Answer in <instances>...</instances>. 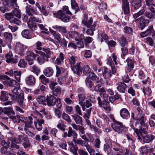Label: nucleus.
I'll list each match as a JSON object with an SVG mask.
<instances>
[{
	"label": "nucleus",
	"mask_w": 155,
	"mask_h": 155,
	"mask_svg": "<svg viewBox=\"0 0 155 155\" xmlns=\"http://www.w3.org/2000/svg\"><path fill=\"white\" fill-rule=\"evenodd\" d=\"M135 132L137 134L138 138L139 140L142 139L143 141L145 143H149L152 142L155 138V136L152 134H143L142 133H138L137 129H135Z\"/></svg>",
	"instance_id": "f257e3e1"
},
{
	"label": "nucleus",
	"mask_w": 155,
	"mask_h": 155,
	"mask_svg": "<svg viewBox=\"0 0 155 155\" xmlns=\"http://www.w3.org/2000/svg\"><path fill=\"white\" fill-rule=\"evenodd\" d=\"M72 136L73 139V141L75 143L78 144V142L79 141V139L76 140L78 136V134L74 130H73L71 127H69V130L68 133L67 132H64L63 133V137L64 138H66L67 137H70Z\"/></svg>",
	"instance_id": "f03ea898"
},
{
	"label": "nucleus",
	"mask_w": 155,
	"mask_h": 155,
	"mask_svg": "<svg viewBox=\"0 0 155 155\" xmlns=\"http://www.w3.org/2000/svg\"><path fill=\"white\" fill-rule=\"evenodd\" d=\"M112 59L113 61L112 60V59L111 58H108L107 61V64L110 65L112 69V73L114 74L116 72L117 68L114 65V63L116 65H117V63L116 60L117 58V56L115 55V53H113L112 54Z\"/></svg>",
	"instance_id": "7ed1b4c3"
},
{
	"label": "nucleus",
	"mask_w": 155,
	"mask_h": 155,
	"mask_svg": "<svg viewBox=\"0 0 155 155\" xmlns=\"http://www.w3.org/2000/svg\"><path fill=\"white\" fill-rule=\"evenodd\" d=\"M114 124H112L111 127L115 131L118 133H124L126 131V129L121 122H119L114 119Z\"/></svg>",
	"instance_id": "20e7f679"
},
{
	"label": "nucleus",
	"mask_w": 155,
	"mask_h": 155,
	"mask_svg": "<svg viewBox=\"0 0 155 155\" xmlns=\"http://www.w3.org/2000/svg\"><path fill=\"white\" fill-rule=\"evenodd\" d=\"M1 94L0 97V100L3 102V104L6 106L11 105L12 104L11 101H9L8 96H12V94H8L7 92L4 91H2L1 92Z\"/></svg>",
	"instance_id": "39448f33"
},
{
	"label": "nucleus",
	"mask_w": 155,
	"mask_h": 155,
	"mask_svg": "<svg viewBox=\"0 0 155 155\" xmlns=\"http://www.w3.org/2000/svg\"><path fill=\"white\" fill-rule=\"evenodd\" d=\"M53 15L54 17L60 19L64 22H67L69 21L70 19V17L63 13L61 10L58 11Z\"/></svg>",
	"instance_id": "423d86ee"
},
{
	"label": "nucleus",
	"mask_w": 155,
	"mask_h": 155,
	"mask_svg": "<svg viewBox=\"0 0 155 155\" xmlns=\"http://www.w3.org/2000/svg\"><path fill=\"white\" fill-rule=\"evenodd\" d=\"M15 47L17 52L21 56L24 55V52L26 49L28 48L27 46L23 45L19 42L16 43Z\"/></svg>",
	"instance_id": "0eeeda50"
},
{
	"label": "nucleus",
	"mask_w": 155,
	"mask_h": 155,
	"mask_svg": "<svg viewBox=\"0 0 155 155\" xmlns=\"http://www.w3.org/2000/svg\"><path fill=\"white\" fill-rule=\"evenodd\" d=\"M6 18L10 21L12 23H14L17 25L21 24V21L18 19L14 17V15L12 13H7L5 14Z\"/></svg>",
	"instance_id": "6e6552de"
},
{
	"label": "nucleus",
	"mask_w": 155,
	"mask_h": 155,
	"mask_svg": "<svg viewBox=\"0 0 155 155\" xmlns=\"http://www.w3.org/2000/svg\"><path fill=\"white\" fill-rule=\"evenodd\" d=\"M27 56L26 57V60L28 61V64L30 65H31L34 64V60L35 57L38 55H36L34 54L32 51H28L26 53Z\"/></svg>",
	"instance_id": "1a4fd4ad"
},
{
	"label": "nucleus",
	"mask_w": 155,
	"mask_h": 155,
	"mask_svg": "<svg viewBox=\"0 0 155 155\" xmlns=\"http://www.w3.org/2000/svg\"><path fill=\"white\" fill-rule=\"evenodd\" d=\"M39 19L34 16H31L28 22V27L30 29L35 28L36 27V23L35 22H39Z\"/></svg>",
	"instance_id": "9d476101"
},
{
	"label": "nucleus",
	"mask_w": 155,
	"mask_h": 155,
	"mask_svg": "<svg viewBox=\"0 0 155 155\" xmlns=\"http://www.w3.org/2000/svg\"><path fill=\"white\" fill-rule=\"evenodd\" d=\"M52 28L57 31H58L64 35L67 34L68 31L67 30V27L65 26L55 25L52 26Z\"/></svg>",
	"instance_id": "9b49d317"
},
{
	"label": "nucleus",
	"mask_w": 155,
	"mask_h": 155,
	"mask_svg": "<svg viewBox=\"0 0 155 155\" xmlns=\"http://www.w3.org/2000/svg\"><path fill=\"white\" fill-rule=\"evenodd\" d=\"M72 70L75 73L78 74H80V73H82V72H84L83 69L82 67H81L80 65V63H77V64L72 66H71Z\"/></svg>",
	"instance_id": "f8f14e48"
},
{
	"label": "nucleus",
	"mask_w": 155,
	"mask_h": 155,
	"mask_svg": "<svg viewBox=\"0 0 155 155\" xmlns=\"http://www.w3.org/2000/svg\"><path fill=\"white\" fill-rule=\"evenodd\" d=\"M5 57L6 61L8 63L11 62L16 63L18 61L17 59L14 58L11 52H9L8 54H6Z\"/></svg>",
	"instance_id": "ddd939ff"
},
{
	"label": "nucleus",
	"mask_w": 155,
	"mask_h": 155,
	"mask_svg": "<svg viewBox=\"0 0 155 155\" xmlns=\"http://www.w3.org/2000/svg\"><path fill=\"white\" fill-rule=\"evenodd\" d=\"M27 6H26V12L29 16H32L34 14H37V12L35 11L33 7L31 5L27 4Z\"/></svg>",
	"instance_id": "4468645a"
},
{
	"label": "nucleus",
	"mask_w": 155,
	"mask_h": 155,
	"mask_svg": "<svg viewBox=\"0 0 155 155\" xmlns=\"http://www.w3.org/2000/svg\"><path fill=\"white\" fill-rule=\"evenodd\" d=\"M140 27L141 30H143L144 28L147 26L150 23V21L148 19H143V16L140 17Z\"/></svg>",
	"instance_id": "2eb2a0df"
},
{
	"label": "nucleus",
	"mask_w": 155,
	"mask_h": 155,
	"mask_svg": "<svg viewBox=\"0 0 155 155\" xmlns=\"http://www.w3.org/2000/svg\"><path fill=\"white\" fill-rule=\"evenodd\" d=\"M56 99L54 96L49 94L47 95L46 100L47 104L49 106L54 105L55 104Z\"/></svg>",
	"instance_id": "dca6fc26"
},
{
	"label": "nucleus",
	"mask_w": 155,
	"mask_h": 155,
	"mask_svg": "<svg viewBox=\"0 0 155 155\" xmlns=\"http://www.w3.org/2000/svg\"><path fill=\"white\" fill-rule=\"evenodd\" d=\"M132 5V10H135L138 9L141 5L140 0H129Z\"/></svg>",
	"instance_id": "f3484780"
},
{
	"label": "nucleus",
	"mask_w": 155,
	"mask_h": 155,
	"mask_svg": "<svg viewBox=\"0 0 155 155\" xmlns=\"http://www.w3.org/2000/svg\"><path fill=\"white\" fill-rule=\"evenodd\" d=\"M120 116L123 119H127L130 117V113L128 110L125 108L121 109L120 112Z\"/></svg>",
	"instance_id": "a211bd4d"
},
{
	"label": "nucleus",
	"mask_w": 155,
	"mask_h": 155,
	"mask_svg": "<svg viewBox=\"0 0 155 155\" xmlns=\"http://www.w3.org/2000/svg\"><path fill=\"white\" fill-rule=\"evenodd\" d=\"M71 33V37L74 38L77 41H81L84 38V37L82 34H79L76 31H72Z\"/></svg>",
	"instance_id": "6ab92c4d"
},
{
	"label": "nucleus",
	"mask_w": 155,
	"mask_h": 155,
	"mask_svg": "<svg viewBox=\"0 0 155 155\" xmlns=\"http://www.w3.org/2000/svg\"><path fill=\"white\" fill-rule=\"evenodd\" d=\"M0 111L8 115H9L11 114L14 115L15 114V113L13 109L9 107H0Z\"/></svg>",
	"instance_id": "aec40b11"
},
{
	"label": "nucleus",
	"mask_w": 155,
	"mask_h": 155,
	"mask_svg": "<svg viewBox=\"0 0 155 155\" xmlns=\"http://www.w3.org/2000/svg\"><path fill=\"white\" fill-rule=\"evenodd\" d=\"M122 8L124 13L128 14L130 12V9L129 6V2L127 0H122Z\"/></svg>",
	"instance_id": "412c9836"
},
{
	"label": "nucleus",
	"mask_w": 155,
	"mask_h": 155,
	"mask_svg": "<svg viewBox=\"0 0 155 155\" xmlns=\"http://www.w3.org/2000/svg\"><path fill=\"white\" fill-rule=\"evenodd\" d=\"M103 75L104 78L106 79H108L112 76L111 70L106 67L103 68Z\"/></svg>",
	"instance_id": "4be33fe9"
},
{
	"label": "nucleus",
	"mask_w": 155,
	"mask_h": 155,
	"mask_svg": "<svg viewBox=\"0 0 155 155\" xmlns=\"http://www.w3.org/2000/svg\"><path fill=\"white\" fill-rule=\"evenodd\" d=\"M93 20L92 18H91L89 20H88L87 15H84V18L82 21V23L85 26H86L88 28H89Z\"/></svg>",
	"instance_id": "5701e85b"
},
{
	"label": "nucleus",
	"mask_w": 155,
	"mask_h": 155,
	"mask_svg": "<svg viewBox=\"0 0 155 155\" xmlns=\"http://www.w3.org/2000/svg\"><path fill=\"white\" fill-rule=\"evenodd\" d=\"M3 83L6 86L9 87H15L18 84L16 81L12 79L7 81H4Z\"/></svg>",
	"instance_id": "b1692460"
},
{
	"label": "nucleus",
	"mask_w": 155,
	"mask_h": 155,
	"mask_svg": "<svg viewBox=\"0 0 155 155\" xmlns=\"http://www.w3.org/2000/svg\"><path fill=\"white\" fill-rule=\"evenodd\" d=\"M68 143L70 146V151L72 152L74 155H78L77 152L78 149L77 146V145H74L72 142L71 143L69 142H68Z\"/></svg>",
	"instance_id": "393cba45"
},
{
	"label": "nucleus",
	"mask_w": 155,
	"mask_h": 155,
	"mask_svg": "<svg viewBox=\"0 0 155 155\" xmlns=\"http://www.w3.org/2000/svg\"><path fill=\"white\" fill-rule=\"evenodd\" d=\"M44 121L43 119L38 120L36 121H34L35 127L38 131H41L42 129V124H44Z\"/></svg>",
	"instance_id": "a878e982"
},
{
	"label": "nucleus",
	"mask_w": 155,
	"mask_h": 155,
	"mask_svg": "<svg viewBox=\"0 0 155 155\" xmlns=\"http://www.w3.org/2000/svg\"><path fill=\"white\" fill-rule=\"evenodd\" d=\"M126 87V84L124 82H122L118 84V86L117 89L120 92L124 93Z\"/></svg>",
	"instance_id": "bb28decb"
},
{
	"label": "nucleus",
	"mask_w": 155,
	"mask_h": 155,
	"mask_svg": "<svg viewBox=\"0 0 155 155\" xmlns=\"http://www.w3.org/2000/svg\"><path fill=\"white\" fill-rule=\"evenodd\" d=\"M127 62V71L130 72L134 68V61L130 59H127L126 60Z\"/></svg>",
	"instance_id": "cd10ccee"
},
{
	"label": "nucleus",
	"mask_w": 155,
	"mask_h": 155,
	"mask_svg": "<svg viewBox=\"0 0 155 155\" xmlns=\"http://www.w3.org/2000/svg\"><path fill=\"white\" fill-rule=\"evenodd\" d=\"M71 117L77 124H82V118L77 114H74L71 115Z\"/></svg>",
	"instance_id": "c85d7f7f"
},
{
	"label": "nucleus",
	"mask_w": 155,
	"mask_h": 155,
	"mask_svg": "<svg viewBox=\"0 0 155 155\" xmlns=\"http://www.w3.org/2000/svg\"><path fill=\"white\" fill-rule=\"evenodd\" d=\"M153 31V26L150 25L149 26L148 28L146 31L142 32L140 34V36L142 38H144L152 33Z\"/></svg>",
	"instance_id": "c756f323"
},
{
	"label": "nucleus",
	"mask_w": 155,
	"mask_h": 155,
	"mask_svg": "<svg viewBox=\"0 0 155 155\" xmlns=\"http://www.w3.org/2000/svg\"><path fill=\"white\" fill-rule=\"evenodd\" d=\"M54 73V71L52 68L50 67L46 68L44 71V73L47 77H50L52 76Z\"/></svg>",
	"instance_id": "7c9ffc66"
},
{
	"label": "nucleus",
	"mask_w": 155,
	"mask_h": 155,
	"mask_svg": "<svg viewBox=\"0 0 155 155\" xmlns=\"http://www.w3.org/2000/svg\"><path fill=\"white\" fill-rule=\"evenodd\" d=\"M49 30L51 33L53 35L54 38L57 40L59 42H60L61 40L60 34L58 33H57L56 31L50 28H49Z\"/></svg>",
	"instance_id": "2f4dec72"
},
{
	"label": "nucleus",
	"mask_w": 155,
	"mask_h": 155,
	"mask_svg": "<svg viewBox=\"0 0 155 155\" xmlns=\"http://www.w3.org/2000/svg\"><path fill=\"white\" fill-rule=\"evenodd\" d=\"M28 120L27 122L25 123V124L24 128L25 131L26 130H28V128H32V127L31 125L33 123V119L32 117H30V116H28Z\"/></svg>",
	"instance_id": "473e14b6"
},
{
	"label": "nucleus",
	"mask_w": 155,
	"mask_h": 155,
	"mask_svg": "<svg viewBox=\"0 0 155 155\" xmlns=\"http://www.w3.org/2000/svg\"><path fill=\"white\" fill-rule=\"evenodd\" d=\"M99 105L103 108L104 109L108 112H109L111 110L109 103L106 102L105 101H103Z\"/></svg>",
	"instance_id": "72a5a7b5"
},
{
	"label": "nucleus",
	"mask_w": 155,
	"mask_h": 155,
	"mask_svg": "<svg viewBox=\"0 0 155 155\" xmlns=\"http://www.w3.org/2000/svg\"><path fill=\"white\" fill-rule=\"evenodd\" d=\"M25 81L27 84L32 85L35 84V79L33 75H30L26 78Z\"/></svg>",
	"instance_id": "f704fd0d"
},
{
	"label": "nucleus",
	"mask_w": 155,
	"mask_h": 155,
	"mask_svg": "<svg viewBox=\"0 0 155 155\" xmlns=\"http://www.w3.org/2000/svg\"><path fill=\"white\" fill-rule=\"evenodd\" d=\"M79 98V104L81 106H84L87 100L85 98L84 95L83 94H80L78 95Z\"/></svg>",
	"instance_id": "c9c22d12"
},
{
	"label": "nucleus",
	"mask_w": 155,
	"mask_h": 155,
	"mask_svg": "<svg viewBox=\"0 0 155 155\" xmlns=\"http://www.w3.org/2000/svg\"><path fill=\"white\" fill-rule=\"evenodd\" d=\"M56 76L58 77L60 75L64 74L66 72H65V70L64 68L61 67H59L57 65L56 66Z\"/></svg>",
	"instance_id": "e433bc0d"
},
{
	"label": "nucleus",
	"mask_w": 155,
	"mask_h": 155,
	"mask_svg": "<svg viewBox=\"0 0 155 155\" xmlns=\"http://www.w3.org/2000/svg\"><path fill=\"white\" fill-rule=\"evenodd\" d=\"M142 127L139 129H136L138 130V133L143 134H147L148 130V126L147 124H145L143 125H141Z\"/></svg>",
	"instance_id": "4c0bfd02"
},
{
	"label": "nucleus",
	"mask_w": 155,
	"mask_h": 155,
	"mask_svg": "<svg viewBox=\"0 0 155 155\" xmlns=\"http://www.w3.org/2000/svg\"><path fill=\"white\" fill-rule=\"evenodd\" d=\"M71 66L74 64L76 60V56L73 54H70L68 57Z\"/></svg>",
	"instance_id": "58836bf2"
},
{
	"label": "nucleus",
	"mask_w": 155,
	"mask_h": 155,
	"mask_svg": "<svg viewBox=\"0 0 155 155\" xmlns=\"http://www.w3.org/2000/svg\"><path fill=\"white\" fill-rule=\"evenodd\" d=\"M30 116L32 117L33 119V118L36 119L37 120H40V119L42 118L43 117L42 114L36 111H35L33 114H31Z\"/></svg>",
	"instance_id": "ea45409f"
},
{
	"label": "nucleus",
	"mask_w": 155,
	"mask_h": 155,
	"mask_svg": "<svg viewBox=\"0 0 155 155\" xmlns=\"http://www.w3.org/2000/svg\"><path fill=\"white\" fill-rule=\"evenodd\" d=\"M135 120L138 121L141 125H143L146 124L145 122L146 121V119L143 115L138 117H136Z\"/></svg>",
	"instance_id": "a19ab883"
},
{
	"label": "nucleus",
	"mask_w": 155,
	"mask_h": 155,
	"mask_svg": "<svg viewBox=\"0 0 155 155\" xmlns=\"http://www.w3.org/2000/svg\"><path fill=\"white\" fill-rule=\"evenodd\" d=\"M41 55L38 57L37 59L38 63L40 64H43L47 59L46 56L44 53L42 54Z\"/></svg>",
	"instance_id": "79ce46f5"
},
{
	"label": "nucleus",
	"mask_w": 155,
	"mask_h": 155,
	"mask_svg": "<svg viewBox=\"0 0 155 155\" xmlns=\"http://www.w3.org/2000/svg\"><path fill=\"white\" fill-rule=\"evenodd\" d=\"M22 36L27 39H30L32 38L31 32L27 30H24L21 32Z\"/></svg>",
	"instance_id": "37998d69"
},
{
	"label": "nucleus",
	"mask_w": 155,
	"mask_h": 155,
	"mask_svg": "<svg viewBox=\"0 0 155 155\" xmlns=\"http://www.w3.org/2000/svg\"><path fill=\"white\" fill-rule=\"evenodd\" d=\"M37 102L40 104L46 105L45 99L44 96H38L36 98Z\"/></svg>",
	"instance_id": "c03bdc74"
},
{
	"label": "nucleus",
	"mask_w": 155,
	"mask_h": 155,
	"mask_svg": "<svg viewBox=\"0 0 155 155\" xmlns=\"http://www.w3.org/2000/svg\"><path fill=\"white\" fill-rule=\"evenodd\" d=\"M12 92L14 94L18 96L23 93V91L19 87L15 86L14 87L13 90H12Z\"/></svg>",
	"instance_id": "a18cd8bd"
},
{
	"label": "nucleus",
	"mask_w": 155,
	"mask_h": 155,
	"mask_svg": "<svg viewBox=\"0 0 155 155\" xmlns=\"http://www.w3.org/2000/svg\"><path fill=\"white\" fill-rule=\"evenodd\" d=\"M71 5L72 8L75 9V14L80 10L78 4L75 0H71Z\"/></svg>",
	"instance_id": "49530a36"
},
{
	"label": "nucleus",
	"mask_w": 155,
	"mask_h": 155,
	"mask_svg": "<svg viewBox=\"0 0 155 155\" xmlns=\"http://www.w3.org/2000/svg\"><path fill=\"white\" fill-rule=\"evenodd\" d=\"M36 46L37 49L39 51L35 50L36 53L39 54H42L43 52L40 51L42 49V43L40 41H38L36 43Z\"/></svg>",
	"instance_id": "de8ad7c7"
},
{
	"label": "nucleus",
	"mask_w": 155,
	"mask_h": 155,
	"mask_svg": "<svg viewBox=\"0 0 155 155\" xmlns=\"http://www.w3.org/2000/svg\"><path fill=\"white\" fill-rule=\"evenodd\" d=\"M16 142L13 141V139H12L8 141V147H10L11 148H15L16 149H18L19 148L18 145H17Z\"/></svg>",
	"instance_id": "09e8293b"
},
{
	"label": "nucleus",
	"mask_w": 155,
	"mask_h": 155,
	"mask_svg": "<svg viewBox=\"0 0 155 155\" xmlns=\"http://www.w3.org/2000/svg\"><path fill=\"white\" fill-rule=\"evenodd\" d=\"M145 12V8L143 7V8L137 12L133 15V17L134 19L137 18L140 16L143 15Z\"/></svg>",
	"instance_id": "8fccbe9b"
},
{
	"label": "nucleus",
	"mask_w": 155,
	"mask_h": 155,
	"mask_svg": "<svg viewBox=\"0 0 155 155\" xmlns=\"http://www.w3.org/2000/svg\"><path fill=\"white\" fill-rule=\"evenodd\" d=\"M67 73H65L64 74H62L61 78L58 79V82L61 85L63 83H64L67 77Z\"/></svg>",
	"instance_id": "3c124183"
},
{
	"label": "nucleus",
	"mask_w": 155,
	"mask_h": 155,
	"mask_svg": "<svg viewBox=\"0 0 155 155\" xmlns=\"http://www.w3.org/2000/svg\"><path fill=\"white\" fill-rule=\"evenodd\" d=\"M21 75V71H14L13 76L15 77V78L18 82H20V81Z\"/></svg>",
	"instance_id": "603ef678"
},
{
	"label": "nucleus",
	"mask_w": 155,
	"mask_h": 155,
	"mask_svg": "<svg viewBox=\"0 0 155 155\" xmlns=\"http://www.w3.org/2000/svg\"><path fill=\"white\" fill-rule=\"evenodd\" d=\"M39 78L41 80V82L45 85H46L47 83L49 82V79L43 74L41 75L40 76Z\"/></svg>",
	"instance_id": "864d4df0"
},
{
	"label": "nucleus",
	"mask_w": 155,
	"mask_h": 155,
	"mask_svg": "<svg viewBox=\"0 0 155 155\" xmlns=\"http://www.w3.org/2000/svg\"><path fill=\"white\" fill-rule=\"evenodd\" d=\"M101 38H100L99 36L98 37L99 40L100 41L102 42L104 41L106 42H107L108 39V36L105 33H102L101 34Z\"/></svg>",
	"instance_id": "5fc2aeb1"
},
{
	"label": "nucleus",
	"mask_w": 155,
	"mask_h": 155,
	"mask_svg": "<svg viewBox=\"0 0 155 155\" xmlns=\"http://www.w3.org/2000/svg\"><path fill=\"white\" fill-rule=\"evenodd\" d=\"M4 36L5 39L8 41H11L12 39V34L8 32L4 33Z\"/></svg>",
	"instance_id": "6e6d98bb"
},
{
	"label": "nucleus",
	"mask_w": 155,
	"mask_h": 155,
	"mask_svg": "<svg viewBox=\"0 0 155 155\" xmlns=\"http://www.w3.org/2000/svg\"><path fill=\"white\" fill-rule=\"evenodd\" d=\"M61 89L59 86H57L56 87L54 90L53 91V94L57 96L58 94H60L61 93Z\"/></svg>",
	"instance_id": "4d7b16f0"
},
{
	"label": "nucleus",
	"mask_w": 155,
	"mask_h": 155,
	"mask_svg": "<svg viewBox=\"0 0 155 155\" xmlns=\"http://www.w3.org/2000/svg\"><path fill=\"white\" fill-rule=\"evenodd\" d=\"M24 141L22 143V145L25 149L29 147L30 146V143L29 140L27 138H25Z\"/></svg>",
	"instance_id": "13d9d810"
},
{
	"label": "nucleus",
	"mask_w": 155,
	"mask_h": 155,
	"mask_svg": "<svg viewBox=\"0 0 155 155\" xmlns=\"http://www.w3.org/2000/svg\"><path fill=\"white\" fill-rule=\"evenodd\" d=\"M15 8L13 10V14L14 16H15L19 18L21 17V13L19 11V9H17L18 7H15Z\"/></svg>",
	"instance_id": "bf43d9fd"
},
{
	"label": "nucleus",
	"mask_w": 155,
	"mask_h": 155,
	"mask_svg": "<svg viewBox=\"0 0 155 155\" xmlns=\"http://www.w3.org/2000/svg\"><path fill=\"white\" fill-rule=\"evenodd\" d=\"M31 71L35 73L37 76L40 72V69L35 66H33L31 68Z\"/></svg>",
	"instance_id": "052dcab7"
},
{
	"label": "nucleus",
	"mask_w": 155,
	"mask_h": 155,
	"mask_svg": "<svg viewBox=\"0 0 155 155\" xmlns=\"http://www.w3.org/2000/svg\"><path fill=\"white\" fill-rule=\"evenodd\" d=\"M143 91L145 95H150L151 93V89L148 87L146 88L144 87L143 89Z\"/></svg>",
	"instance_id": "680f3d73"
},
{
	"label": "nucleus",
	"mask_w": 155,
	"mask_h": 155,
	"mask_svg": "<svg viewBox=\"0 0 155 155\" xmlns=\"http://www.w3.org/2000/svg\"><path fill=\"white\" fill-rule=\"evenodd\" d=\"M127 43V42L125 38L123 36H122L120 41V45L122 47H124Z\"/></svg>",
	"instance_id": "e2e57ef3"
},
{
	"label": "nucleus",
	"mask_w": 155,
	"mask_h": 155,
	"mask_svg": "<svg viewBox=\"0 0 155 155\" xmlns=\"http://www.w3.org/2000/svg\"><path fill=\"white\" fill-rule=\"evenodd\" d=\"M17 118L14 116H10V118L15 123H19L21 117L18 115H16Z\"/></svg>",
	"instance_id": "0e129e2a"
},
{
	"label": "nucleus",
	"mask_w": 155,
	"mask_h": 155,
	"mask_svg": "<svg viewBox=\"0 0 155 155\" xmlns=\"http://www.w3.org/2000/svg\"><path fill=\"white\" fill-rule=\"evenodd\" d=\"M78 142V144H80L83 147H85L86 149L90 146L87 142L84 140H83L81 139H79V141Z\"/></svg>",
	"instance_id": "69168bd1"
},
{
	"label": "nucleus",
	"mask_w": 155,
	"mask_h": 155,
	"mask_svg": "<svg viewBox=\"0 0 155 155\" xmlns=\"http://www.w3.org/2000/svg\"><path fill=\"white\" fill-rule=\"evenodd\" d=\"M62 117L64 120H65L68 123H70L71 121L70 116L65 113H63L62 114Z\"/></svg>",
	"instance_id": "338daca9"
},
{
	"label": "nucleus",
	"mask_w": 155,
	"mask_h": 155,
	"mask_svg": "<svg viewBox=\"0 0 155 155\" xmlns=\"http://www.w3.org/2000/svg\"><path fill=\"white\" fill-rule=\"evenodd\" d=\"M27 64V63L24 59H21L18 63V65L20 68H25Z\"/></svg>",
	"instance_id": "774afa93"
}]
</instances>
